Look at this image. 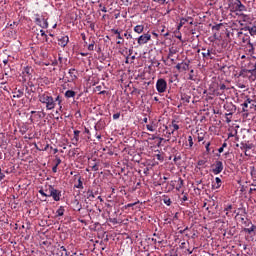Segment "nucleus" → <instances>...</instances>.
<instances>
[{
    "label": "nucleus",
    "instance_id": "12",
    "mask_svg": "<svg viewBox=\"0 0 256 256\" xmlns=\"http://www.w3.org/2000/svg\"><path fill=\"white\" fill-rule=\"evenodd\" d=\"M242 105H243V111H251L249 109H252L253 107V103H251V101L244 102Z\"/></svg>",
    "mask_w": 256,
    "mask_h": 256
},
{
    "label": "nucleus",
    "instance_id": "35",
    "mask_svg": "<svg viewBox=\"0 0 256 256\" xmlns=\"http://www.w3.org/2000/svg\"><path fill=\"white\" fill-rule=\"evenodd\" d=\"M221 25L222 24H218L212 27L213 31H219V29H221Z\"/></svg>",
    "mask_w": 256,
    "mask_h": 256
},
{
    "label": "nucleus",
    "instance_id": "30",
    "mask_svg": "<svg viewBox=\"0 0 256 256\" xmlns=\"http://www.w3.org/2000/svg\"><path fill=\"white\" fill-rule=\"evenodd\" d=\"M74 203H76V209H77L78 211H81L82 206H81V204L79 203V201L75 200Z\"/></svg>",
    "mask_w": 256,
    "mask_h": 256
},
{
    "label": "nucleus",
    "instance_id": "42",
    "mask_svg": "<svg viewBox=\"0 0 256 256\" xmlns=\"http://www.w3.org/2000/svg\"><path fill=\"white\" fill-rule=\"evenodd\" d=\"M250 33H251V35H256V27L255 26L253 28H251Z\"/></svg>",
    "mask_w": 256,
    "mask_h": 256
},
{
    "label": "nucleus",
    "instance_id": "45",
    "mask_svg": "<svg viewBox=\"0 0 256 256\" xmlns=\"http://www.w3.org/2000/svg\"><path fill=\"white\" fill-rule=\"evenodd\" d=\"M156 159H158V161H163V156H161V154H157Z\"/></svg>",
    "mask_w": 256,
    "mask_h": 256
},
{
    "label": "nucleus",
    "instance_id": "31",
    "mask_svg": "<svg viewBox=\"0 0 256 256\" xmlns=\"http://www.w3.org/2000/svg\"><path fill=\"white\" fill-rule=\"evenodd\" d=\"M175 53H177V51L175 49H170L168 57H173V55H175Z\"/></svg>",
    "mask_w": 256,
    "mask_h": 256
},
{
    "label": "nucleus",
    "instance_id": "3",
    "mask_svg": "<svg viewBox=\"0 0 256 256\" xmlns=\"http://www.w3.org/2000/svg\"><path fill=\"white\" fill-rule=\"evenodd\" d=\"M34 21H35L36 25L41 27V29H47L49 27V22H47V19H45V17H43L39 14H35Z\"/></svg>",
    "mask_w": 256,
    "mask_h": 256
},
{
    "label": "nucleus",
    "instance_id": "7",
    "mask_svg": "<svg viewBox=\"0 0 256 256\" xmlns=\"http://www.w3.org/2000/svg\"><path fill=\"white\" fill-rule=\"evenodd\" d=\"M151 41V34L146 33L144 35L139 36L138 45H145V43H149Z\"/></svg>",
    "mask_w": 256,
    "mask_h": 256
},
{
    "label": "nucleus",
    "instance_id": "37",
    "mask_svg": "<svg viewBox=\"0 0 256 256\" xmlns=\"http://www.w3.org/2000/svg\"><path fill=\"white\" fill-rule=\"evenodd\" d=\"M99 7L103 13H107V8L103 4H99Z\"/></svg>",
    "mask_w": 256,
    "mask_h": 256
},
{
    "label": "nucleus",
    "instance_id": "4",
    "mask_svg": "<svg viewBox=\"0 0 256 256\" xmlns=\"http://www.w3.org/2000/svg\"><path fill=\"white\" fill-rule=\"evenodd\" d=\"M241 75H247L249 77L250 81H256V62L254 63V69H244L241 70Z\"/></svg>",
    "mask_w": 256,
    "mask_h": 256
},
{
    "label": "nucleus",
    "instance_id": "25",
    "mask_svg": "<svg viewBox=\"0 0 256 256\" xmlns=\"http://www.w3.org/2000/svg\"><path fill=\"white\" fill-rule=\"evenodd\" d=\"M95 50V41H92L90 45H88V51H94Z\"/></svg>",
    "mask_w": 256,
    "mask_h": 256
},
{
    "label": "nucleus",
    "instance_id": "57",
    "mask_svg": "<svg viewBox=\"0 0 256 256\" xmlns=\"http://www.w3.org/2000/svg\"><path fill=\"white\" fill-rule=\"evenodd\" d=\"M249 149H251V147L247 146L246 147V150H245V155H250L248 152H249Z\"/></svg>",
    "mask_w": 256,
    "mask_h": 256
},
{
    "label": "nucleus",
    "instance_id": "43",
    "mask_svg": "<svg viewBox=\"0 0 256 256\" xmlns=\"http://www.w3.org/2000/svg\"><path fill=\"white\" fill-rule=\"evenodd\" d=\"M225 89H227V86L225 84H221L220 85V91H225Z\"/></svg>",
    "mask_w": 256,
    "mask_h": 256
},
{
    "label": "nucleus",
    "instance_id": "39",
    "mask_svg": "<svg viewBox=\"0 0 256 256\" xmlns=\"http://www.w3.org/2000/svg\"><path fill=\"white\" fill-rule=\"evenodd\" d=\"M183 71H187V69H189V64H182V68Z\"/></svg>",
    "mask_w": 256,
    "mask_h": 256
},
{
    "label": "nucleus",
    "instance_id": "58",
    "mask_svg": "<svg viewBox=\"0 0 256 256\" xmlns=\"http://www.w3.org/2000/svg\"><path fill=\"white\" fill-rule=\"evenodd\" d=\"M134 205H137V203H130V204H127V205H126V208H127V207H134Z\"/></svg>",
    "mask_w": 256,
    "mask_h": 256
},
{
    "label": "nucleus",
    "instance_id": "41",
    "mask_svg": "<svg viewBox=\"0 0 256 256\" xmlns=\"http://www.w3.org/2000/svg\"><path fill=\"white\" fill-rule=\"evenodd\" d=\"M154 3H159L160 5H165L166 0H153Z\"/></svg>",
    "mask_w": 256,
    "mask_h": 256
},
{
    "label": "nucleus",
    "instance_id": "11",
    "mask_svg": "<svg viewBox=\"0 0 256 256\" xmlns=\"http://www.w3.org/2000/svg\"><path fill=\"white\" fill-rule=\"evenodd\" d=\"M81 131L79 130H75L74 131V137L72 139L73 141V145H77V143H79V135H80Z\"/></svg>",
    "mask_w": 256,
    "mask_h": 256
},
{
    "label": "nucleus",
    "instance_id": "8",
    "mask_svg": "<svg viewBox=\"0 0 256 256\" xmlns=\"http://www.w3.org/2000/svg\"><path fill=\"white\" fill-rule=\"evenodd\" d=\"M202 51H205V52H202V56L204 57V59H213V56H211V55H215V51L213 50V48L211 49L202 48Z\"/></svg>",
    "mask_w": 256,
    "mask_h": 256
},
{
    "label": "nucleus",
    "instance_id": "51",
    "mask_svg": "<svg viewBox=\"0 0 256 256\" xmlns=\"http://www.w3.org/2000/svg\"><path fill=\"white\" fill-rule=\"evenodd\" d=\"M233 209V205H228L227 208H225L224 211H231Z\"/></svg>",
    "mask_w": 256,
    "mask_h": 256
},
{
    "label": "nucleus",
    "instance_id": "21",
    "mask_svg": "<svg viewBox=\"0 0 256 256\" xmlns=\"http://www.w3.org/2000/svg\"><path fill=\"white\" fill-rule=\"evenodd\" d=\"M15 93L16 95H14V97H16L17 99H21V97H23V90H18Z\"/></svg>",
    "mask_w": 256,
    "mask_h": 256
},
{
    "label": "nucleus",
    "instance_id": "19",
    "mask_svg": "<svg viewBox=\"0 0 256 256\" xmlns=\"http://www.w3.org/2000/svg\"><path fill=\"white\" fill-rule=\"evenodd\" d=\"M178 182H179V184H178V186L176 187V190H177V191H181V189L183 188V185H185V182H184L183 179H181V178L178 179Z\"/></svg>",
    "mask_w": 256,
    "mask_h": 256
},
{
    "label": "nucleus",
    "instance_id": "33",
    "mask_svg": "<svg viewBox=\"0 0 256 256\" xmlns=\"http://www.w3.org/2000/svg\"><path fill=\"white\" fill-rule=\"evenodd\" d=\"M188 143H189V147H193V137L192 136L188 137Z\"/></svg>",
    "mask_w": 256,
    "mask_h": 256
},
{
    "label": "nucleus",
    "instance_id": "9",
    "mask_svg": "<svg viewBox=\"0 0 256 256\" xmlns=\"http://www.w3.org/2000/svg\"><path fill=\"white\" fill-rule=\"evenodd\" d=\"M223 171V162L221 161H216L215 168H213L212 173L214 175H219Z\"/></svg>",
    "mask_w": 256,
    "mask_h": 256
},
{
    "label": "nucleus",
    "instance_id": "44",
    "mask_svg": "<svg viewBox=\"0 0 256 256\" xmlns=\"http://www.w3.org/2000/svg\"><path fill=\"white\" fill-rule=\"evenodd\" d=\"M3 179H5V174H3L0 168V181H3Z\"/></svg>",
    "mask_w": 256,
    "mask_h": 256
},
{
    "label": "nucleus",
    "instance_id": "18",
    "mask_svg": "<svg viewBox=\"0 0 256 256\" xmlns=\"http://www.w3.org/2000/svg\"><path fill=\"white\" fill-rule=\"evenodd\" d=\"M171 127H173L174 131H179V125L175 123V120L172 121V125L166 126V129H171Z\"/></svg>",
    "mask_w": 256,
    "mask_h": 256
},
{
    "label": "nucleus",
    "instance_id": "16",
    "mask_svg": "<svg viewBox=\"0 0 256 256\" xmlns=\"http://www.w3.org/2000/svg\"><path fill=\"white\" fill-rule=\"evenodd\" d=\"M215 181H216V184H213V185H212V188H213V189H219V187H221V178L216 177V178H215Z\"/></svg>",
    "mask_w": 256,
    "mask_h": 256
},
{
    "label": "nucleus",
    "instance_id": "6",
    "mask_svg": "<svg viewBox=\"0 0 256 256\" xmlns=\"http://www.w3.org/2000/svg\"><path fill=\"white\" fill-rule=\"evenodd\" d=\"M230 7L232 11H244L245 6L239 0H232Z\"/></svg>",
    "mask_w": 256,
    "mask_h": 256
},
{
    "label": "nucleus",
    "instance_id": "20",
    "mask_svg": "<svg viewBox=\"0 0 256 256\" xmlns=\"http://www.w3.org/2000/svg\"><path fill=\"white\" fill-rule=\"evenodd\" d=\"M87 199H90V201H93V199H95V194H93V191H87Z\"/></svg>",
    "mask_w": 256,
    "mask_h": 256
},
{
    "label": "nucleus",
    "instance_id": "64",
    "mask_svg": "<svg viewBox=\"0 0 256 256\" xmlns=\"http://www.w3.org/2000/svg\"><path fill=\"white\" fill-rule=\"evenodd\" d=\"M96 138L99 140L101 139V135L100 134H96Z\"/></svg>",
    "mask_w": 256,
    "mask_h": 256
},
{
    "label": "nucleus",
    "instance_id": "28",
    "mask_svg": "<svg viewBox=\"0 0 256 256\" xmlns=\"http://www.w3.org/2000/svg\"><path fill=\"white\" fill-rule=\"evenodd\" d=\"M194 70H190V74H189V80L190 81H195V77L193 76Z\"/></svg>",
    "mask_w": 256,
    "mask_h": 256
},
{
    "label": "nucleus",
    "instance_id": "49",
    "mask_svg": "<svg viewBox=\"0 0 256 256\" xmlns=\"http://www.w3.org/2000/svg\"><path fill=\"white\" fill-rule=\"evenodd\" d=\"M246 231H248V233H252V231H255V226L248 228Z\"/></svg>",
    "mask_w": 256,
    "mask_h": 256
},
{
    "label": "nucleus",
    "instance_id": "36",
    "mask_svg": "<svg viewBox=\"0 0 256 256\" xmlns=\"http://www.w3.org/2000/svg\"><path fill=\"white\" fill-rule=\"evenodd\" d=\"M55 101L58 103V105H61V103H62L63 100H61V96H57V97L55 98L54 102H55Z\"/></svg>",
    "mask_w": 256,
    "mask_h": 256
},
{
    "label": "nucleus",
    "instance_id": "56",
    "mask_svg": "<svg viewBox=\"0 0 256 256\" xmlns=\"http://www.w3.org/2000/svg\"><path fill=\"white\" fill-rule=\"evenodd\" d=\"M179 160H181V156H175V157H174V162H177V161H179Z\"/></svg>",
    "mask_w": 256,
    "mask_h": 256
},
{
    "label": "nucleus",
    "instance_id": "60",
    "mask_svg": "<svg viewBox=\"0 0 256 256\" xmlns=\"http://www.w3.org/2000/svg\"><path fill=\"white\" fill-rule=\"evenodd\" d=\"M223 151H224V148H222V147H220V148L218 149V152H219V153H223Z\"/></svg>",
    "mask_w": 256,
    "mask_h": 256
},
{
    "label": "nucleus",
    "instance_id": "61",
    "mask_svg": "<svg viewBox=\"0 0 256 256\" xmlns=\"http://www.w3.org/2000/svg\"><path fill=\"white\" fill-rule=\"evenodd\" d=\"M198 141H199V143H201V141H203V137L198 136Z\"/></svg>",
    "mask_w": 256,
    "mask_h": 256
},
{
    "label": "nucleus",
    "instance_id": "47",
    "mask_svg": "<svg viewBox=\"0 0 256 256\" xmlns=\"http://www.w3.org/2000/svg\"><path fill=\"white\" fill-rule=\"evenodd\" d=\"M41 33V37H45L46 41H47V34H45V32L43 30H40Z\"/></svg>",
    "mask_w": 256,
    "mask_h": 256
},
{
    "label": "nucleus",
    "instance_id": "52",
    "mask_svg": "<svg viewBox=\"0 0 256 256\" xmlns=\"http://www.w3.org/2000/svg\"><path fill=\"white\" fill-rule=\"evenodd\" d=\"M118 42H117V45H122L123 43V37L121 36V38H118Z\"/></svg>",
    "mask_w": 256,
    "mask_h": 256
},
{
    "label": "nucleus",
    "instance_id": "22",
    "mask_svg": "<svg viewBox=\"0 0 256 256\" xmlns=\"http://www.w3.org/2000/svg\"><path fill=\"white\" fill-rule=\"evenodd\" d=\"M69 75H70L71 79H77V75H75V69H70Z\"/></svg>",
    "mask_w": 256,
    "mask_h": 256
},
{
    "label": "nucleus",
    "instance_id": "10",
    "mask_svg": "<svg viewBox=\"0 0 256 256\" xmlns=\"http://www.w3.org/2000/svg\"><path fill=\"white\" fill-rule=\"evenodd\" d=\"M67 43H69V36H63L58 39V45H60V47H67Z\"/></svg>",
    "mask_w": 256,
    "mask_h": 256
},
{
    "label": "nucleus",
    "instance_id": "23",
    "mask_svg": "<svg viewBox=\"0 0 256 256\" xmlns=\"http://www.w3.org/2000/svg\"><path fill=\"white\" fill-rule=\"evenodd\" d=\"M76 189H83V181H81V178L78 179V184L75 185Z\"/></svg>",
    "mask_w": 256,
    "mask_h": 256
},
{
    "label": "nucleus",
    "instance_id": "40",
    "mask_svg": "<svg viewBox=\"0 0 256 256\" xmlns=\"http://www.w3.org/2000/svg\"><path fill=\"white\" fill-rule=\"evenodd\" d=\"M59 165H61V158L56 156V167H59Z\"/></svg>",
    "mask_w": 256,
    "mask_h": 256
},
{
    "label": "nucleus",
    "instance_id": "26",
    "mask_svg": "<svg viewBox=\"0 0 256 256\" xmlns=\"http://www.w3.org/2000/svg\"><path fill=\"white\" fill-rule=\"evenodd\" d=\"M146 129L151 132L155 131V127L151 124L146 125Z\"/></svg>",
    "mask_w": 256,
    "mask_h": 256
},
{
    "label": "nucleus",
    "instance_id": "15",
    "mask_svg": "<svg viewBox=\"0 0 256 256\" xmlns=\"http://www.w3.org/2000/svg\"><path fill=\"white\" fill-rule=\"evenodd\" d=\"M247 51H248L249 55H251V56H253V54L255 53V47H253L252 43L248 44Z\"/></svg>",
    "mask_w": 256,
    "mask_h": 256
},
{
    "label": "nucleus",
    "instance_id": "24",
    "mask_svg": "<svg viewBox=\"0 0 256 256\" xmlns=\"http://www.w3.org/2000/svg\"><path fill=\"white\" fill-rule=\"evenodd\" d=\"M251 176L253 177V179H256V169H255V166L251 167Z\"/></svg>",
    "mask_w": 256,
    "mask_h": 256
},
{
    "label": "nucleus",
    "instance_id": "27",
    "mask_svg": "<svg viewBox=\"0 0 256 256\" xmlns=\"http://www.w3.org/2000/svg\"><path fill=\"white\" fill-rule=\"evenodd\" d=\"M39 193H40V195H42V197H47V191H45V188L40 189Z\"/></svg>",
    "mask_w": 256,
    "mask_h": 256
},
{
    "label": "nucleus",
    "instance_id": "29",
    "mask_svg": "<svg viewBox=\"0 0 256 256\" xmlns=\"http://www.w3.org/2000/svg\"><path fill=\"white\" fill-rule=\"evenodd\" d=\"M185 21H187V19H181L180 24L178 25V30L181 29L183 27V25L185 24Z\"/></svg>",
    "mask_w": 256,
    "mask_h": 256
},
{
    "label": "nucleus",
    "instance_id": "5",
    "mask_svg": "<svg viewBox=\"0 0 256 256\" xmlns=\"http://www.w3.org/2000/svg\"><path fill=\"white\" fill-rule=\"evenodd\" d=\"M156 89L158 93H165V91H167V81L163 78L158 79L156 82Z\"/></svg>",
    "mask_w": 256,
    "mask_h": 256
},
{
    "label": "nucleus",
    "instance_id": "63",
    "mask_svg": "<svg viewBox=\"0 0 256 256\" xmlns=\"http://www.w3.org/2000/svg\"><path fill=\"white\" fill-rule=\"evenodd\" d=\"M221 147L225 149V147H227V143H223Z\"/></svg>",
    "mask_w": 256,
    "mask_h": 256
},
{
    "label": "nucleus",
    "instance_id": "46",
    "mask_svg": "<svg viewBox=\"0 0 256 256\" xmlns=\"http://www.w3.org/2000/svg\"><path fill=\"white\" fill-rule=\"evenodd\" d=\"M121 117V114L116 113L113 115V119H119Z\"/></svg>",
    "mask_w": 256,
    "mask_h": 256
},
{
    "label": "nucleus",
    "instance_id": "38",
    "mask_svg": "<svg viewBox=\"0 0 256 256\" xmlns=\"http://www.w3.org/2000/svg\"><path fill=\"white\" fill-rule=\"evenodd\" d=\"M60 249L64 251L66 256H69V252H67V248H65V246H61Z\"/></svg>",
    "mask_w": 256,
    "mask_h": 256
},
{
    "label": "nucleus",
    "instance_id": "55",
    "mask_svg": "<svg viewBox=\"0 0 256 256\" xmlns=\"http://www.w3.org/2000/svg\"><path fill=\"white\" fill-rule=\"evenodd\" d=\"M57 165L55 164V166H53V168H52V171H53V173H57Z\"/></svg>",
    "mask_w": 256,
    "mask_h": 256
},
{
    "label": "nucleus",
    "instance_id": "32",
    "mask_svg": "<svg viewBox=\"0 0 256 256\" xmlns=\"http://www.w3.org/2000/svg\"><path fill=\"white\" fill-rule=\"evenodd\" d=\"M114 32V35H117V39H121V32L119 30H112Z\"/></svg>",
    "mask_w": 256,
    "mask_h": 256
},
{
    "label": "nucleus",
    "instance_id": "13",
    "mask_svg": "<svg viewBox=\"0 0 256 256\" xmlns=\"http://www.w3.org/2000/svg\"><path fill=\"white\" fill-rule=\"evenodd\" d=\"M75 95H77V93L73 90H67L65 92L66 99H71V97H75Z\"/></svg>",
    "mask_w": 256,
    "mask_h": 256
},
{
    "label": "nucleus",
    "instance_id": "50",
    "mask_svg": "<svg viewBox=\"0 0 256 256\" xmlns=\"http://www.w3.org/2000/svg\"><path fill=\"white\" fill-rule=\"evenodd\" d=\"M176 69H177L178 71H181V69H182V64L178 63V64L176 65Z\"/></svg>",
    "mask_w": 256,
    "mask_h": 256
},
{
    "label": "nucleus",
    "instance_id": "53",
    "mask_svg": "<svg viewBox=\"0 0 256 256\" xmlns=\"http://www.w3.org/2000/svg\"><path fill=\"white\" fill-rule=\"evenodd\" d=\"M237 87H238L239 89H245V85H243V84H241V83L237 84Z\"/></svg>",
    "mask_w": 256,
    "mask_h": 256
},
{
    "label": "nucleus",
    "instance_id": "54",
    "mask_svg": "<svg viewBox=\"0 0 256 256\" xmlns=\"http://www.w3.org/2000/svg\"><path fill=\"white\" fill-rule=\"evenodd\" d=\"M210 145H211L210 142H208V143L206 144V151H207V153H209V151H210V149H209Z\"/></svg>",
    "mask_w": 256,
    "mask_h": 256
},
{
    "label": "nucleus",
    "instance_id": "2",
    "mask_svg": "<svg viewBox=\"0 0 256 256\" xmlns=\"http://www.w3.org/2000/svg\"><path fill=\"white\" fill-rule=\"evenodd\" d=\"M46 197H52L54 201H61V191L55 189L53 185H48L45 187Z\"/></svg>",
    "mask_w": 256,
    "mask_h": 256
},
{
    "label": "nucleus",
    "instance_id": "34",
    "mask_svg": "<svg viewBox=\"0 0 256 256\" xmlns=\"http://www.w3.org/2000/svg\"><path fill=\"white\" fill-rule=\"evenodd\" d=\"M163 202L165 203V205H171V199L169 198H164Z\"/></svg>",
    "mask_w": 256,
    "mask_h": 256
},
{
    "label": "nucleus",
    "instance_id": "14",
    "mask_svg": "<svg viewBox=\"0 0 256 256\" xmlns=\"http://www.w3.org/2000/svg\"><path fill=\"white\" fill-rule=\"evenodd\" d=\"M144 29H145V26H143V25H137L134 27L135 33H138V34L143 33Z\"/></svg>",
    "mask_w": 256,
    "mask_h": 256
},
{
    "label": "nucleus",
    "instance_id": "59",
    "mask_svg": "<svg viewBox=\"0 0 256 256\" xmlns=\"http://www.w3.org/2000/svg\"><path fill=\"white\" fill-rule=\"evenodd\" d=\"M173 133H175V130H171V132H168V137H171V135H173Z\"/></svg>",
    "mask_w": 256,
    "mask_h": 256
},
{
    "label": "nucleus",
    "instance_id": "48",
    "mask_svg": "<svg viewBox=\"0 0 256 256\" xmlns=\"http://www.w3.org/2000/svg\"><path fill=\"white\" fill-rule=\"evenodd\" d=\"M124 37H126L127 39H133V36L127 33L124 34Z\"/></svg>",
    "mask_w": 256,
    "mask_h": 256
},
{
    "label": "nucleus",
    "instance_id": "17",
    "mask_svg": "<svg viewBox=\"0 0 256 256\" xmlns=\"http://www.w3.org/2000/svg\"><path fill=\"white\" fill-rule=\"evenodd\" d=\"M56 214L58 217H63V215H65V208L63 206H60L59 209L56 211Z\"/></svg>",
    "mask_w": 256,
    "mask_h": 256
},
{
    "label": "nucleus",
    "instance_id": "62",
    "mask_svg": "<svg viewBox=\"0 0 256 256\" xmlns=\"http://www.w3.org/2000/svg\"><path fill=\"white\" fill-rule=\"evenodd\" d=\"M4 65H7L9 63V60L5 59L3 60Z\"/></svg>",
    "mask_w": 256,
    "mask_h": 256
},
{
    "label": "nucleus",
    "instance_id": "1",
    "mask_svg": "<svg viewBox=\"0 0 256 256\" xmlns=\"http://www.w3.org/2000/svg\"><path fill=\"white\" fill-rule=\"evenodd\" d=\"M38 99L40 103H43L44 105H46V109L48 111H51L55 107V100L53 99V96L49 94V92H44L42 94H39Z\"/></svg>",
    "mask_w": 256,
    "mask_h": 256
}]
</instances>
